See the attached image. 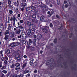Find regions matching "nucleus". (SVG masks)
I'll list each match as a JSON object with an SVG mask.
<instances>
[{
	"label": "nucleus",
	"mask_w": 77,
	"mask_h": 77,
	"mask_svg": "<svg viewBox=\"0 0 77 77\" xmlns=\"http://www.w3.org/2000/svg\"><path fill=\"white\" fill-rule=\"evenodd\" d=\"M29 28L31 30H27V33L28 35H32L35 33V29L34 26H33V24L29 26Z\"/></svg>",
	"instance_id": "1"
},
{
	"label": "nucleus",
	"mask_w": 77,
	"mask_h": 77,
	"mask_svg": "<svg viewBox=\"0 0 77 77\" xmlns=\"http://www.w3.org/2000/svg\"><path fill=\"white\" fill-rule=\"evenodd\" d=\"M22 57H23V55L17 53L15 56L16 60H20L22 58Z\"/></svg>",
	"instance_id": "2"
},
{
	"label": "nucleus",
	"mask_w": 77,
	"mask_h": 77,
	"mask_svg": "<svg viewBox=\"0 0 77 77\" xmlns=\"http://www.w3.org/2000/svg\"><path fill=\"white\" fill-rule=\"evenodd\" d=\"M48 29H49V27H48V26H47L43 29V31L45 33H48Z\"/></svg>",
	"instance_id": "3"
},
{
	"label": "nucleus",
	"mask_w": 77,
	"mask_h": 77,
	"mask_svg": "<svg viewBox=\"0 0 77 77\" xmlns=\"http://www.w3.org/2000/svg\"><path fill=\"white\" fill-rule=\"evenodd\" d=\"M16 19V17L15 16H13V17L11 16L10 18V20L11 21H13L14 24H15V20Z\"/></svg>",
	"instance_id": "4"
},
{
	"label": "nucleus",
	"mask_w": 77,
	"mask_h": 77,
	"mask_svg": "<svg viewBox=\"0 0 77 77\" xmlns=\"http://www.w3.org/2000/svg\"><path fill=\"white\" fill-rule=\"evenodd\" d=\"M9 46L11 47H17L18 46V45L17 44V43L16 42H14L11 43L10 45Z\"/></svg>",
	"instance_id": "5"
},
{
	"label": "nucleus",
	"mask_w": 77,
	"mask_h": 77,
	"mask_svg": "<svg viewBox=\"0 0 77 77\" xmlns=\"http://www.w3.org/2000/svg\"><path fill=\"white\" fill-rule=\"evenodd\" d=\"M22 36L24 39H26L27 38V35L25 32H22Z\"/></svg>",
	"instance_id": "6"
},
{
	"label": "nucleus",
	"mask_w": 77,
	"mask_h": 77,
	"mask_svg": "<svg viewBox=\"0 0 77 77\" xmlns=\"http://www.w3.org/2000/svg\"><path fill=\"white\" fill-rule=\"evenodd\" d=\"M52 59H53L51 58V59L50 60L47 61L46 62V65H50V64H51V63L53 62V61H51V60H52Z\"/></svg>",
	"instance_id": "7"
},
{
	"label": "nucleus",
	"mask_w": 77,
	"mask_h": 77,
	"mask_svg": "<svg viewBox=\"0 0 77 77\" xmlns=\"http://www.w3.org/2000/svg\"><path fill=\"white\" fill-rule=\"evenodd\" d=\"M0 29L2 32L4 30V26L2 24H1L0 25Z\"/></svg>",
	"instance_id": "8"
},
{
	"label": "nucleus",
	"mask_w": 77,
	"mask_h": 77,
	"mask_svg": "<svg viewBox=\"0 0 77 77\" xmlns=\"http://www.w3.org/2000/svg\"><path fill=\"white\" fill-rule=\"evenodd\" d=\"M16 33L17 35H20L21 33V29H19L18 30H17L16 31Z\"/></svg>",
	"instance_id": "9"
},
{
	"label": "nucleus",
	"mask_w": 77,
	"mask_h": 77,
	"mask_svg": "<svg viewBox=\"0 0 77 77\" xmlns=\"http://www.w3.org/2000/svg\"><path fill=\"white\" fill-rule=\"evenodd\" d=\"M42 38V35L41 34L38 33L37 35V39H41V38Z\"/></svg>",
	"instance_id": "10"
},
{
	"label": "nucleus",
	"mask_w": 77,
	"mask_h": 77,
	"mask_svg": "<svg viewBox=\"0 0 77 77\" xmlns=\"http://www.w3.org/2000/svg\"><path fill=\"white\" fill-rule=\"evenodd\" d=\"M5 53L7 54H10L11 53L10 51V50L9 49H7L5 50Z\"/></svg>",
	"instance_id": "11"
},
{
	"label": "nucleus",
	"mask_w": 77,
	"mask_h": 77,
	"mask_svg": "<svg viewBox=\"0 0 77 77\" xmlns=\"http://www.w3.org/2000/svg\"><path fill=\"white\" fill-rule=\"evenodd\" d=\"M38 5L39 6H44V4L42 3L41 2H39L38 3H37Z\"/></svg>",
	"instance_id": "12"
},
{
	"label": "nucleus",
	"mask_w": 77,
	"mask_h": 77,
	"mask_svg": "<svg viewBox=\"0 0 77 77\" xmlns=\"http://www.w3.org/2000/svg\"><path fill=\"white\" fill-rule=\"evenodd\" d=\"M9 37V35H6L5 36L4 39L5 40H8V38Z\"/></svg>",
	"instance_id": "13"
},
{
	"label": "nucleus",
	"mask_w": 77,
	"mask_h": 77,
	"mask_svg": "<svg viewBox=\"0 0 77 77\" xmlns=\"http://www.w3.org/2000/svg\"><path fill=\"white\" fill-rule=\"evenodd\" d=\"M26 5L27 4H26V3H22L20 4L21 7H25V6H26Z\"/></svg>",
	"instance_id": "14"
},
{
	"label": "nucleus",
	"mask_w": 77,
	"mask_h": 77,
	"mask_svg": "<svg viewBox=\"0 0 77 77\" xmlns=\"http://www.w3.org/2000/svg\"><path fill=\"white\" fill-rule=\"evenodd\" d=\"M6 69V65H5V66H3L2 68L0 69L1 70H3V69Z\"/></svg>",
	"instance_id": "15"
},
{
	"label": "nucleus",
	"mask_w": 77,
	"mask_h": 77,
	"mask_svg": "<svg viewBox=\"0 0 77 77\" xmlns=\"http://www.w3.org/2000/svg\"><path fill=\"white\" fill-rule=\"evenodd\" d=\"M33 5H34V4H32V5H31V8L33 10H35V9H36V7L35 6H33Z\"/></svg>",
	"instance_id": "16"
},
{
	"label": "nucleus",
	"mask_w": 77,
	"mask_h": 77,
	"mask_svg": "<svg viewBox=\"0 0 77 77\" xmlns=\"http://www.w3.org/2000/svg\"><path fill=\"white\" fill-rule=\"evenodd\" d=\"M54 13V11L53 10H52V11H51V12L50 14H49V15L48 16V17H51V15H52Z\"/></svg>",
	"instance_id": "17"
},
{
	"label": "nucleus",
	"mask_w": 77,
	"mask_h": 77,
	"mask_svg": "<svg viewBox=\"0 0 77 77\" xmlns=\"http://www.w3.org/2000/svg\"><path fill=\"white\" fill-rule=\"evenodd\" d=\"M26 10L27 11L30 12V11H32V9L30 7H28L26 8Z\"/></svg>",
	"instance_id": "18"
},
{
	"label": "nucleus",
	"mask_w": 77,
	"mask_h": 77,
	"mask_svg": "<svg viewBox=\"0 0 77 77\" xmlns=\"http://www.w3.org/2000/svg\"><path fill=\"white\" fill-rule=\"evenodd\" d=\"M24 24L20 25L19 26H18V27L19 28V29H21L24 28Z\"/></svg>",
	"instance_id": "19"
},
{
	"label": "nucleus",
	"mask_w": 77,
	"mask_h": 77,
	"mask_svg": "<svg viewBox=\"0 0 77 77\" xmlns=\"http://www.w3.org/2000/svg\"><path fill=\"white\" fill-rule=\"evenodd\" d=\"M32 21L34 23H38V21L36 19H33Z\"/></svg>",
	"instance_id": "20"
},
{
	"label": "nucleus",
	"mask_w": 77,
	"mask_h": 77,
	"mask_svg": "<svg viewBox=\"0 0 77 77\" xmlns=\"http://www.w3.org/2000/svg\"><path fill=\"white\" fill-rule=\"evenodd\" d=\"M40 20L41 21H42L44 20V17L42 16L40 18Z\"/></svg>",
	"instance_id": "21"
},
{
	"label": "nucleus",
	"mask_w": 77,
	"mask_h": 77,
	"mask_svg": "<svg viewBox=\"0 0 77 77\" xmlns=\"http://www.w3.org/2000/svg\"><path fill=\"white\" fill-rule=\"evenodd\" d=\"M26 24L27 25V26H30L32 25V24L31 22H30V21H28L27 22Z\"/></svg>",
	"instance_id": "22"
},
{
	"label": "nucleus",
	"mask_w": 77,
	"mask_h": 77,
	"mask_svg": "<svg viewBox=\"0 0 77 77\" xmlns=\"http://www.w3.org/2000/svg\"><path fill=\"white\" fill-rule=\"evenodd\" d=\"M34 60V59H32V60L30 61V65L32 66V65H33V61Z\"/></svg>",
	"instance_id": "23"
},
{
	"label": "nucleus",
	"mask_w": 77,
	"mask_h": 77,
	"mask_svg": "<svg viewBox=\"0 0 77 77\" xmlns=\"http://www.w3.org/2000/svg\"><path fill=\"white\" fill-rule=\"evenodd\" d=\"M26 65H27V63H25L23 65L22 67V69H24V68L26 67Z\"/></svg>",
	"instance_id": "24"
},
{
	"label": "nucleus",
	"mask_w": 77,
	"mask_h": 77,
	"mask_svg": "<svg viewBox=\"0 0 77 77\" xmlns=\"http://www.w3.org/2000/svg\"><path fill=\"white\" fill-rule=\"evenodd\" d=\"M9 33V31L8 30H7L4 33L5 35H8Z\"/></svg>",
	"instance_id": "25"
},
{
	"label": "nucleus",
	"mask_w": 77,
	"mask_h": 77,
	"mask_svg": "<svg viewBox=\"0 0 77 77\" xmlns=\"http://www.w3.org/2000/svg\"><path fill=\"white\" fill-rule=\"evenodd\" d=\"M6 77V76L4 75V74L3 73H1V75H0V77Z\"/></svg>",
	"instance_id": "26"
},
{
	"label": "nucleus",
	"mask_w": 77,
	"mask_h": 77,
	"mask_svg": "<svg viewBox=\"0 0 77 77\" xmlns=\"http://www.w3.org/2000/svg\"><path fill=\"white\" fill-rule=\"evenodd\" d=\"M38 64V63L36 62H35L33 64V66H35V67H36V66H37V64Z\"/></svg>",
	"instance_id": "27"
},
{
	"label": "nucleus",
	"mask_w": 77,
	"mask_h": 77,
	"mask_svg": "<svg viewBox=\"0 0 77 77\" xmlns=\"http://www.w3.org/2000/svg\"><path fill=\"white\" fill-rule=\"evenodd\" d=\"M1 60L3 62L4 60H5V58L4 57H3L1 58Z\"/></svg>",
	"instance_id": "28"
},
{
	"label": "nucleus",
	"mask_w": 77,
	"mask_h": 77,
	"mask_svg": "<svg viewBox=\"0 0 77 77\" xmlns=\"http://www.w3.org/2000/svg\"><path fill=\"white\" fill-rule=\"evenodd\" d=\"M20 63H17L16 64L15 66L16 67H18L19 66H20Z\"/></svg>",
	"instance_id": "29"
},
{
	"label": "nucleus",
	"mask_w": 77,
	"mask_h": 77,
	"mask_svg": "<svg viewBox=\"0 0 77 77\" xmlns=\"http://www.w3.org/2000/svg\"><path fill=\"white\" fill-rule=\"evenodd\" d=\"M16 42V44H17V45H21V43H19V42Z\"/></svg>",
	"instance_id": "30"
},
{
	"label": "nucleus",
	"mask_w": 77,
	"mask_h": 77,
	"mask_svg": "<svg viewBox=\"0 0 77 77\" xmlns=\"http://www.w3.org/2000/svg\"><path fill=\"white\" fill-rule=\"evenodd\" d=\"M36 14H33L32 16V18H36Z\"/></svg>",
	"instance_id": "31"
},
{
	"label": "nucleus",
	"mask_w": 77,
	"mask_h": 77,
	"mask_svg": "<svg viewBox=\"0 0 77 77\" xmlns=\"http://www.w3.org/2000/svg\"><path fill=\"white\" fill-rule=\"evenodd\" d=\"M2 72L4 73V74H6L7 73V71L5 70H3V71H2Z\"/></svg>",
	"instance_id": "32"
},
{
	"label": "nucleus",
	"mask_w": 77,
	"mask_h": 77,
	"mask_svg": "<svg viewBox=\"0 0 77 77\" xmlns=\"http://www.w3.org/2000/svg\"><path fill=\"white\" fill-rule=\"evenodd\" d=\"M22 42L23 44H24L26 43V41L24 40H23L22 41Z\"/></svg>",
	"instance_id": "33"
},
{
	"label": "nucleus",
	"mask_w": 77,
	"mask_h": 77,
	"mask_svg": "<svg viewBox=\"0 0 77 77\" xmlns=\"http://www.w3.org/2000/svg\"><path fill=\"white\" fill-rule=\"evenodd\" d=\"M30 72V71L29 70L25 71L24 72V73L26 74L27 73H28V72Z\"/></svg>",
	"instance_id": "34"
},
{
	"label": "nucleus",
	"mask_w": 77,
	"mask_h": 77,
	"mask_svg": "<svg viewBox=\"0 0 77 77\" xmlns=\"http://www.w3.org/2000/svg\"><path fill=\"white\" fill-rule=\"evenodd\" d=\"M8 0V4H9V5H11V2L12 0Z\"/></svg>",
	"instance_id": "35"
},
{
	"label": "nucleus",
	"mask_w": 77,
	"mask_h": 77,
	"mask_svg": "<svg viewBox=\"0 0 77 77\" xmlns=\"http://www.w3.org/2000/svg\"><path fill=\"white\" fill-rule=\"evenodd\" d=\"M9 13L11 14H12V13H13V11H12V10H9Z\"/></svg>",
	"instance_id": "36"
},
{
	"label": "nucleus",
	"mask_w": 77,
	"mask_h": 77,
	"mask_svg": "<svg viewBox=\"0 0 77 77\" xmlns=\"http://www.w3.org/2000/svg\"><path fill=\"white\" fill-rule=\"evenodd\" d=\"M4 63H5V64H6V65H8V61L5 60L4 61Z\"/></svg>",
	"instance_id": "37"
},
{
	"label": "nucleus",
	"mask_w": 77,
	"mask_h": 77,
	"mask_svg": "<svg viewBox=\"0 0 77 77\" xmlns=\"http://www.w3.org/2000/svg\"><path fill=\"white\" fill-rule=\"evenodd\" d=\"M57 1V3L58 5H59V4H60V0H56Z\"/></svg>",
	"instance_id": "38"
},
{
	"label": "nucleus",
	"mask_w": 77,
	"mask_h": 77,
	"mask_svg": "<svg viewBox=\"0 0 77 77\" xmlns=\"http://www.w3.org/2000/svg\"><path fill=\"white\" fill-rule=\"evenodd\" d=\"M15 70H18V69H19L20 70L21 69V68L20 67H17L15 69Z\"/></svg>",
	"instance_id": "39"
},
{
	"label": "nucleus",
	"mask_w": 77,
	"mask_h": 77,
	"mask_svg": "<svg viewBox=\"0 0 77 77\" xmlns=\"http://www.w3.org/2000/svg\"><path fill=\"white\" fill-rule=\"evenodd\" d=\"M18 77H24V75L23 74H21L20 75H18Z\"/></svg>",
	"instance_id": "40"
},
{
	"label": "nucleus",
	"mask_w": 77,
	"mask_h": 77,
	"mask_svg": "<svg viewBox=\"0 0 77 77\" xmlns=\"http://www.w3.org/2000/svg\"><path fill=\"white\" fill-rule=\"evenodd\" d=\"M2 62L0 61V68H2Z\"/></svg>",
	"instance_id": "41"
},
{
	"label": "nucleus",
	"mask_w": 77,
	"mask_h": 77,
	"mask_svg": "<svg viewBox=\"0 0 77 77\" xmlns=\"http://www.w3.org/2000/svg\"><path fill=\"white\" fill-rule=\"evenodd\" d=\"M54 64H51V65L50 66V68H52L53 67H54V66H53V65Z\"/></svg>",
	"instance_id": "42"
},
{
	"label": "nucleus",
	"mask_w": 77,
	"mask_h": 77,
	"mask_svg": "<svg viewBox=\"0 0 77 77\" xmlns=\"http://www.w3.org/2000/svg\"><path fill=\"white\" fill-rule=\"evenodd\" d=\"M29 42L30 43H31V44H32V43H33V41L31 39H29Z\"/></svg>",
	"instance_id": "43"
},
{
	"label": "nucleus",
	"mask_w": 77,
	"mask_h": 77,
	"mask_svg": "<svg viewBox=\"0 0 77 77\" xmlns=\"http://www.w3.org/2000/svg\"><path fill=\"white\" fill-rule=\"evenodd\" d=\"M63 26L61 25V27L59 28V29H60V30H61L62 29H63Z\"/></svg>",
	"instance_id": "44"
},
{
	"label": "nucleus",
	"mask_w": 77,
	"mask_h": 77,
	"mask_svg": "<svg viewBox=\"0 0 77 77\" xmlns=\"http://www.w3.org/2000/svg\"><path fill=\"white\" fill-rule=\"evenodd\" d=\"M54 42L55 44H56L57 42V39H55L54 41Z\"/></svg>",
	"instance_id": "45"
},
{
	"label": "nucleus",
	"mask_w": 77,
	"mask_h": 77,
	"mask_svg": "<svg viewBox=\"0 0 77 77\" xmlns=\"http://www.w3.org/2000/svg\"><path fill=\"white\" fill-rule=\"evenodd\" d=\"M36 16L38 18H40V16H39V15L38 14H36Z\"/></svg>",
	"instance_id": "46"
},
{
	"label": "nucleus",
	"mask_w": 77,
	"mask_h": 77,
	"mask_svg": "<svg viewBox=\"0 0 77 77\" xmlns=\"http://www.w3.org/2000/svg\"><path fill=\"white\" fill-rule=\"evenodd\" d=\"M14 37V34H12L11 35V38H13Z\"/></svg>",
	"instance_id": "47"
},
{
	"label": "nucleus",
	"mask_w": 77,
	"mask_h": 77,
	"mask_svg": "<svg viewBox=\"0 0 77 77\" xmlns=\"http://www.w3.org/2000/svg\"><path fill=\"white\" fill-rule=\"evenodd\" d=\"M50 26L51 27H53V24H52V23H50Z\"/></svg>",
	"instance_id": "48"
},
{
	"label": "nucleus",
	"mask_w": 77,
	"mask_h": 77,
	"mask_svg": "<svg viewBox=\"0 0 77 77\" xmlns=\"http://www.w3.org/2000/svg\"><path fill=\"white\" fill-rule=\"evenodd\" d=\"M27 45L28 46H29V45H31L30 43L29 42H28L27 43Z\"/></svg>",
	"instance_id": "49"
},
{
	"label": "nucleus",
	"mask_w": 77,
	"mask_h": 77,
	"mask_svg": "<svg viewBox=\"0 0 77 77\" xmlns=\"http://www.w3.org/2000/svg\"><path fill=\"white\" fill-rule=\"evenodd\" d=\"M8 30H11V26H9L8 27V28H7Z\"/></svg>",
	"instance_id": "50"
},
{
	"label": "nucleus",
	"mask_w": 77,
	"mask_h": 77,
	"mask_svg": "<svg viewBox=\"0 0 77 77\" xmlns=\"http://www.w3.org/2000/svg\"><path fill=\"white\" fill-rule=\"evenodd\" d=\"M18 0H17V6H18V5H19V2H18Z\"/></svg>",
	"instance_id": "51"
},
{
	"label": "nucleus",
	"mask_w": 77,
	"mask_h": 77,
	"mask_svg": "<svg viewBox=\"0 0 77 77\" xmlns=\"http://www.w3.org/2000/svg\"><path fill=\"white\" fill-rule=\"evenodd\" d=\"M22 0V2L23 3H26L27 2V0Z\"/></svg>",
	"instance_id": "52"
},
{
	"label": "nucleus",
	"mask_w": 77,
	"mask_h": 77,
	"mask_svg": "<svg viewBox=\"0 0 77 77\" xmlns=\"http://www.w3.org/2000/svg\"><path fill=\"white\" fill-rule=\"evenodd\" d=\"M21 10L22 11V12H23V11H24V7H23V8H22L21 9Z\"/></svg>",
	"instance_id": "53"
},
{
	"label": "nucleus",
	"mask_w": 77,
	"mask_h": 77,
	"mask_svg": "<svg viewBox=\"0 0 77 77\" xmlns=\"http://www.w3.org/2000/svg\"><path fill=\"white\" fill-rule=\"evenodd\" d=\"M0 53V54H1V56H3V51H1Z\"/></svg>",
	"instance_id": "54"
},
{
	"label": "nucleus",
	"mask_w": 77,
	"mask_h": 77,
	"mask_svg": "<svg viewBox=\"0 0 77 77\" xmlns=\"http://www.w3.org/2000/svg\"><path fill=\"white\" fill-rule=\"evenodd\" d=\"M11 68H14V64H12V65H11Z\"/></svg>",
	"instance_id": "55"
},
{
	"label": "nucleus",
	"mask_w": 77,
	"mask_h": 77,
	"mask_svg": "<svg viewBox=\"0 0 77 77\" xmlns=\"http://www.w3.org/2000/svg\"><path fill=\"white\" fill-rule=\"evenodd\" d=\"M18 12V8H17L16 9L15 12L17 13Z\"/></svg>",
	"instance_id": "56"
},
{
	"label": "nucleus",
	"mask_w": 77,
	"mask_h": 77,
	"mask_svg": "<svg viewBox=\"0 0 77 77\" xmlns=\"http://www.w3.org/2000/svg\"><path fill=\"white\" fill-rule=\"evenodd\" d=\"M17 16L18 17H19V18H21V15H20V14H18Z\"/></svg>",
	"instance_id": "57"
},
{
	"label": "nucleus",
	"mask_w": 77,
	"mask_h": 77,
	"mask_svg": "<svg viewBox=\"0 0 77 77\" xmlns=\"http://www.w3.org/2000/svg\"><path fill=\"white\" fill-rule=\"evenodd\" d=\"M65 8H68V5L67 4H65Z\"/></svg>",
	"instance_id": "58"
},
{
	"label": "nucleus",
	"mask_w": 77,
	"mask_h": 77,
	"mask_svg": "<svg viewBox=\"0 0 77 77\" xmlns=\"http://www.w3.org/2000/svg\"><path fill=\"white\" fill-rule=\"evenodd\" d=\"M23 22H24V20H20V23H23Z\"/></svg>",
	"instance_id": "59"
},
{
	"label": "nucleus",
	"mask_w": 77,
	"mask_h": 77,
	"mask_svg": "<svg viewBox=\"0 0 77 77\" xmlns=\"http://www.w3.org/2000/svg\"><path fill=\"white\" fill-rule=\"evenodd\" d=\"M9 8H10V9H13V7H12V6L11 5L9 6Z\"/></svg>",
	"instance_id": "60"
},
{
	"label": "nucleus",
	"mask_w": 77,
	"mask_h": 77,
	"mask_svg": "<svg viewBox=\"0 0 77 77\" xmlns=\"http://www.w3.org/2000/svg\"><path fill=\"white\" fill-rule=\"evenodd\" d=\"M23 57L25 58H27V56L26 55H25L23 56Z\"/></svg>",
	"instance_id": "61"
},
{
	"label": "nucleus",
	"mask_w": 77,
	"mask_h": 77,
	"mask_svg": "<svg viewBox=\"0 0 77 77\" xmlns=\"http://www.w3.org/2000/svg\"><path fill=\"white\" fill-rule=\"evenodd\" d=\"M34 43L36 42V38H34Z\"/></svg>",
	"instance_id": "62"
},
{
	"label": "nucleus",
	"mask_w": 77,
	"mask_h": 77,
	"mask_svg": "<svg viewBox=\"0 0 77 77\" xmlns=\"http://www.w3.org/2000/svg\"><path fill=\"white\" fill-rule=\"evenodd\" d=\"M36 37H37V36L36 35H34V38H35H35H36Z\"/></svg>",
	"instance_id": "63"
},
{
	"label": "nucleus",
	"mask_w": 77,
	"mask_h": 77,
	"mask_svg": "<svg viewBox=\"0 0 77 77\" xmlns=\"http://www.w3.org/2000/svg\"><path fill=\"white\" fill-rule=\"evenodd\" d=\"M10 76L11 77H14V74H11V75H10Z\"/></svg>",
	"instance_id": "64"
}]
</instances>
